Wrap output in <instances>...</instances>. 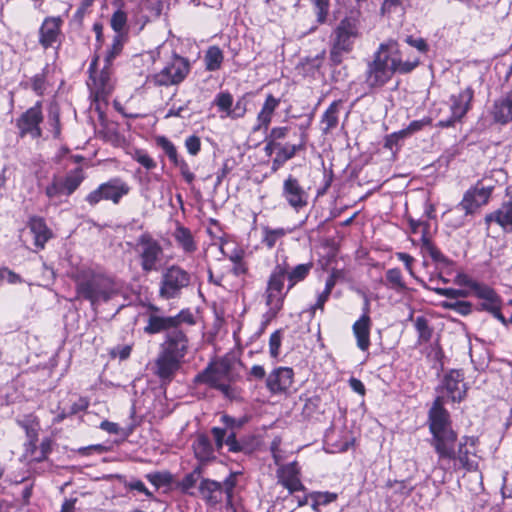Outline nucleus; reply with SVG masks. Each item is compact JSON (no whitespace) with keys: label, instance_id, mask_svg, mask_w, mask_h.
Listing matches in <instances>:
<instances>
[{"label":"nucleus","instance_id":"obj_2","mask_svg":"<svg viewBox=\"0 0 512 512\" xmlns=\"http://www.w3.org/2000/svg\"><path fill=\"white\" fill-rule=\"evenodd\" d=\"M420 64V58L416 55H407L399 49L398 43L388 40L379 45L373 55V60L368 63L365 83L370 88L384 86L395 73L407 74L412 72Z\"/></svg>","mask_w":512,"mask_h":512},{"label":"nucleus","instance_id":"obj_37","mask_svg":"<svg viewBox=\"0 0 512 512\" xmlns=\"http://www.w3.org/2000/svg\"><path fill=\"white\" fill-rule=\"evenodd\" d=\"M312 268L311 263L299 264L293 269H288L286 277L288 279V289H291L295 284L304 280Z\"/></svg>","mask_w":512,"mask_h":512},{"label":"nucleus","instance_id":"obj_14","mask_svg":"<svg viewBox=\"0 0 512 512\" xmlns=\"http://www.w3.org/2000/svg\"><path fill=\"white\" fill-rule=\"evenodd\" d=\"M300 470L296 462L281 465L277 470L278 482L285 487L290 494L305 489L300 477Z\"/></svg>","mask_w":512,"mask_h":512},{"label":"nucleus","instance_id":"obj_10","mask_svg":"<svg viewBox=\"0 0 512 512\" xmlns=\"http://www.w3.org/2000/svg\"><path fill=\"white\" fill-rule=\"evenodd\" d=\"M189 71V61L186 58L175 55L168 65L152 76L150 81L156 86L177 85L187 77Z\"/></svg>","mask_w":512,"mask_h":512},{"label":"nucleus","instance_id":"obj_35","mask_svg":"<svg viewBox=\"0 0 512 512\" xmlns=\"http://www.w3.org/2000/svg\"><path fill=\"white\" fill-rule=\"evenodd\" d=\"M223 59V52L218 46L209 47L204 56L206 70L216 71L220 69Z\"/></svg>","mask_w":512,"mask_h":512},{"label":"nucleus","instance_id":"obj_49","mask_svg":"<svg viewBox=\"0 0 512 512\" xmlns=\"http://www.w3.org/2000/svg\"><path fill=\"white\" fill-rule=\"evenodd\" d=\"M147 480L156 488L169 485L172 481V476L167 472H155L146 475Z\"/></svg>","mask_w":512,"mask_h":512},{"label":"nucleus","instance_id":"obj_15","mask_svg":"<svg viewBox=\"0 0 512 512\" xmlns=\"http://www.w3.org/2000/svg\"><path fill=\"white\" fill-rule=\"evenodd\" d=\"M60 17H47L39 29V43L44 49L52 47L60 41L61 25Z\"/></svg>","mask_w":512,"mask_h":512},{"label":"nucleus","instance_id":"obj_32","mask_svg":"<svg viewBox=\"0 0 512 512\" xmlns=\"http://www.w3.org/2000/svg\"><path fill=\"white\" fill-rule=\"evenodd\" d=\"M342 101H333L322 115L321 123L324 125L322 131L324 134L330 133L338 125V116Z\"/></svg>","mask_w":512,"mask_h":512},{"label":"nucleus","instance_id":"obj_13","mask_svg":"<svg viewBox=\"0 0 512 512\" xmlns=\"http://www.w3.org/2000/svg\"><path fill=\"white\" fill-rule=\"evenodd\" d=\"M146 325L143 328L144 332L148 335H155L162 332L168 333L174 330V320L172 316H165L161 314L160 308L151 305L147 312Z\"/></svg>","mask_w":512,"mask_h":512},{"label":"nucleus","instance_id":"obj_27","mask_svg":"<svg viewBox=\"0 0 512 512\" xmlns=\"http://www.w3.org/2000/svg\"><path fill=\"white\" fill-rule=\"evenodd\" d=\"M193 450L196 458L201 462H207L215 458L214 447L207 435L200 434L193 442Z\"/></svg>","mask_w":512,"mask_h":512},{"label":"nucleus","instance_id":"obj_41","mask_svg":"<svg viewBox=\"0 0 512 512\" xmlns=\"http://www.w3.org/2000/svg\"><path fill=\"white\" fill-rule=\"evenodd\" d=\"M127 40V35L125 34H115L113 37L112 45L107 52L105 57V62L108 65H111L112 61L121 53L124 43Z\"/></svg>","mask_w":512,"mask_h":512},{"label":"nucleus","instance_id":"obj_53","mask_svg":"<svg viewBox=\"0 0 512 512\" xmlns=\"http://www.w3.org/2000/svg\"><path fill=\"white\" fill-rule=\"evenodd\" d=\"M230 260L233 262L232 272L235 276L240 277L247 273V265L242 261L240 254L232 255Z\"/></svg>","mask_w":512,"mask_h":512},{"label":"nucleus","instance_id":"obj_45","mask_svg":"<svg viewBox=\"0 0 512 512\" xmlns=\"http://www.w3.org/2000/svg\"><path fill=\"white\" fill-rule=\"evenodd\" d=\"M442 306L446 309L453 310L462 316H467L472 312V304L468 301H444Z\"/></svg>","mask_w":512,"mask_h":512},{"label":"nucleus","instance_id":"obj_3","mask_svg":"<svg viewBox=\"0 0 512 512\" xmlns=\"http://www.w3.org/2000/svg\"><path fill=\"white\" fill-rule=\"evenodd\" d=\"M77 297L90 302L92 307L108 302L121 293V285L98 267L82 265L71 274Z\"/></svg>","mask_w":512,"mask_h":512},{"label":"nucleus","instance_id":"obj_28","mask_svg":"<svg viewBox=\"0 0 512 512\" xmlns=\"http://www.w3.org/2000/svg\"><path fill=\"white\" fill-rule=\"evenodd\" d=\"M487 223L496 222L505 231H512V202L504 203L497 211L485 217Z\"/></svg>","mask_w":512,"mask_h":512},{"label":"nucleus","instance_id":"obj_58","mask_svg":"<svg viewBox=\"0 0 512 512\" xmlns=\"http://www.w3.org/2000/svg\"><path fill=\"white\" fill-rule=\"evenodd\" d=\"M131 351H132L131 345H128V344L118 345L111 350L110 355L112 358H118L119 360L122 361V360H126L127 358H129Z\"/></svg>","mask_w":512,"mask_h":512},{"label":"nucleus","instance_id":"obj_48","mask_svg":"<svg viewBox=\"0 0 512 512\" xmlns=\"http://www.w3.org/2000/svg\"><path fill=\"white\" fill-rule=\"evenodd\" d=\"M439 293L446 297L447 301H456L460 298H466L473 295V292L466 288H446L439 291Z\"/></svg>","mask_w":512,"mask_h":512},{"label":"nucleus","instance_id":"obj_39","mask_svg":"<svg viewBox=\"0 0 512 512\" xmlns=\"http://www.w3.org/2000/svg\"><path fill=\"white\" fill-rule=\"evenodd\" d=\"M242 475L241 472H231L223 481V494L225 495L227 504H231L234 496V489L238 485L239 477Z\"/></svg>","mask_w":512,"mask_h":512},{"label":"nucleus","instance_id":"obj_12","mask_svg":"<svg viewBox=\"0 0 512 512\" xmlns=\"http://www.w3.org/2000/svg\"><path fill=\"white\" fill-rule=\"evenodd\" d=\"M473 96L474 91L470 87L465 88L457 95H452L450 98L451 116L446 120H440L437 125L442 128H447L461 120L470 109Z\"/></svg>","mask_w":512,"mask_h":512},{"label":"nucleus","instance_id":"obj_46","mask_svg":"<svg viewBox=\"0 0 512 512\" xmlns=\"http://www.w3.org/2000/svg\"><path fill=\"white\" fill-rule=\"evenodd\" d=\"M214 104L218 107L219 111L228 116L229 111L233 105V96L229 92L218 93L214 99Z\"/></svg>","mask_w":512,"mask_h":512},{"label":"nucleus","instance_id":"obj_60","mask_svg":"<svg viewBox=\"0 0 512 512\" xmlns=\"http://www.w3.org/2000/svg\"><path fill=\"white\" fill-rule=\"evenodd\" d=\"M200 477V472L198 470H194L193 472L187 474L181 481L180 486L183 491H188L193 488L198 479Z\"/></svg>","mask_w":512,"mask_h":512},{"label":"nucleus","instance_id":"obj_11","mask_svg":"<svg viewBox=\"0 0 512 512\" xmlns=\"http://www.w3.org/2000/svg\"><path fill=\"white\" fill-rule=\"evenodd\" d=\"M43 121L42 104L38 101L33 107L26 110L16 121L21 138L30 135L32 138L42 136L40 124Z\"/></svg>","mask_w":512,"mask_h":512},{"label":"nucleus","instance_id":"obj_59","mask_svg":"<svg viewBox=\"0 0 512 512\" xmlns=\"http://www.w3.org/2000/svg\"><path fill=\"white\" fill-rule=\"evenodd\" d=\"M306 194H286V199L289 204L299 211L302 207L307 205Z\"/></svg>","mask_w":512,"mask_h":512},{"label":"nucleus","instance_id":"obj_40","mask_svg":"<svg viewBox=\"0 0 512 512\" xmlns=\"http://www.w3.org/2000/svg\"><path fill=\"white\" fill-rule=\"evenodd\" d=\"M127 14L125 11L118 9L116 10L110 19L111 28L116 34L127 35Z\"/></svg>","mask_w":512,"mask_h":512},{"label":"nucleus","instance_id":"obj_18","mask_svg":"<svg viewBox=\"0 0 512 512\" xmlns=\"http://www.w3.org/2000/svg\"><path fill=\"white\" fill-rule=\"evenodd\" d=\"M197 381L207 383L213 388L218 389L225 397L233 399L236 397L235 388L226 381L222 380V375L212 368H207L197 376Z\"/></svg>","mask_w":512,"mask_h":512},{"label":"nucleus","instance_id":"obj_30","mask_svg":"<svg viewBox=\"0 0 512 512\" xmlns=\"http://www.w3.org/2000/svg\"><path fill=\"white\" fill-rule=\"evenodd\" d=\"M285 295L286 293L284 292H275L269 288L266 289V305L269 309L264 315L266 320L263 323V327H265V325L282 309Z\"/></svg>","mask_w":512,"mask_h":512},{"label":"nucleus","instance_id":"obj_62","mask_svg":"<svg viewBox=\"0 0 512 512\" xmlns=\"http://www.w3.org/2000/svg\"><path fill=\"white\" fill-rule=\"evenodd\" d=\"M2 281H7L9 284H17L22 282V278L8 268H0V282Z\"/></svg>","mask_w":512,"mask_h":512},{"label":"nucleus","instance_id":"obj_8","mask_svg":"<svg viewBox=\"0 0 512 512\" xmlns=\"http://www.w3.org/2000/svg\"><path fill=\"white\" fill-rule=\"evenodd\" d=\"M190 282V273L177 265H172L161 276L159 295L165 300L176 298Z\"/></svg>","mask_w":512,"mask_h":512},{"label":"nucleus","instance_id":"obj_1","mask_svg":"<svg viewBox=\"0 0 512 512\" xmlns=\"http://www.w3.org/2000/svg\"><path fill=\"white\" fill-rule=\"evenodd\" d=\"M429 430L432 435L431 445L438 455L440 468L448 471H477L478 460L477 444L478 438L474 436H464L458 443L456 441L457 433L453 430L450 415L446 409H441L436 404L428 416Z\"/></svg>","mask_w":512,"mask_h":512},{"label":"nucleus","instance_id":"obj_4","mask_svg":"<svg viewBox=\"0 0 512 512\" xmlns=\"http://www.w3.org/2000/svg\"><path fill=\"white\" fill-rule=\"evenodd\" d=\"M189 340L182 329L166 333L155 360L154 373L162 382H170L188 353Z\"/></svg>","mask_w":512,"mask_h":512},{"label":"nucleus","instance_id":"obj_43","mask_svg":"<svg viewBox=\"0 0 512 512\" xmlns=\"http://www.w3.org/2000/svg\"><path fill=\"white\" fill-rule=\"evenodd\" d=\"M310 2L312 3L315 10L317 23H326L330 10V0H310Z\"/></svg>","mask_w":512,"mask_h":512},{"label":"nucleus","instance_id":"obj_54","mask_svg":"<svg viewBox=\"0 0 512 512\" xmlns=\"http://www.w3.org/2000/svg\"><path fill=\"white\" fill-rule=\"evenodd\" d=\"M311 499H316V504L325 506L337 499V494L331 492H313L310 494Z\"/></svg>","mask_w":512,"mask_h":512},{"label":"nucleus","instance_id":"obj_61","mask_svg":"<svg viewBox=\"0 0 512 512\" xmlns=\"http://www.w3.org/2000/svg\"><path fill=\"white\" fill-rule=\"evenodd\" d=\"M32 89L38 95H43L46 89V79L43 73L36 74L31 78Z\"/></svg>","mask_w":512,"mask_h":512},{"label":"nucleus","instance_id":"obj_52","mask_svg":"<svg viewBox=\"0 0 512 512\" xmlns=\"http://www.w3.org/2000/svg\"><path fill=\"white\" fill-rule=\"evenodd\" d=\"M247 111V100L245 97L239 98L235 105L231 108L227 117L232 119L242 118Z\"/></svg>","mask_w":512,"mask_h":512},{"label":"nucleus","instance_id":"obj_56","mask_svg":"<svg viewBox=\"0 0 512 512\" xmlns=\"http://www.w3.org/2000/svg\"><path fill=\"white\" fill-rule=\"evenodd\" d=\"M133 158L148 170L153 169L156 166L155 161L142 150H136Z\"/></svg>","mask_w":512,"mask_h":512},{"label":"nucleus","instance_id":"obj_36","mask_svg":"<svg viewBox=\"0 0 512 512\" xmlns=\"http://www.w3.org/2000/svg\"><path fill=\"white\" fill-rule=\"evenodd\" d=\"M386 286L396 292L407 290V285L403 280L402 273L398 268H391L386 271Z\"/></svg>","mask_w":512,"mask_h":512},{"label":"nucleus","instance_id":"obj_21","mask_svg":"<svg viewBox=\"0 0 512 512\" xmlns=\"http://www.w3.org/2000/svg\"><path fill=\"white\" fill-rule=\"evenodd\" d=\"M28 228L33 235L34 245L37 249H43L45 244L53 238L52 230L41 217H31L28 221Z\"/></svg>","mask_w":512,"mask_h":512},{"label":"nucleus","instance_id":"obj_63","mask_svg":"<svg viewBox=\"0 0 512 512\" xmlns=\"http://www.w3.org/2000/svg\"><path fill=\"white\" fill-rule=\"evenodd\" d=\"M185 147L191 155H197L201 148L200 138L192 135L185 140Z\"/></svg>","mask_w":512,"mask_h":512},{"label":"nucleus","instance_id":"obj_16","mask_svg":"<svg viewBox=\"0 0 512 512\" xmlns=\"http://www.w3.org/2000/svg\"><path fill=\"white\" fill-rule=\"evenodd\" d=\"M293 370L289 367H278L267 377L266 385L270 392L281 393L288 390L293 382Z\"/></svg>","mask_w":512,"mask_h":512},{"label":"nucleus","instance_id":"obj_34","mask_svg":"<svg viewBox=\"0 0 512 512\" xmlns=\"http://www.w3.org/2000/svg\"><path fill=\"white\" fill-rule=\"evenodd\" d=\"M292 232L291 229L262 227V243L269 249L273 248L279 240Z\"/></svg>","mask_w":512,"mask_h":512},{"label":"nucleus","instance_id":"obj_23","mask_svg":"<svg viewBox=\"0 0 512 512\" xmlns=\"http://www.w3.org/2000/svg\"><path fill=\"white\" fill-rule=\"evenodd\" d=\"M371 318L369 315L361 317L353 324V335L356 338L357 347L361 351H368L370 347Z\"/></svg>","mask_w":512,"mask_h":512},{"label":"nucleus","instance_id":"obj_9","mask_svg":"<svg viewBox=\"0 0 512 512\" xmlns=\"http://www.w3.org/2000/svg\"><path fill=\"white\" fill-rule=\"evenodd\" d=\"M137 252L140 258V265L145 273L158 271L164 257L163 248L160 243L147 235H142L138 241Z\"/></svg>","mask_w":512,"mask_h":512},{"label":"nucleus","instance_id":"obj_57","mask_svg":"<svg viewBox=\"0 0 512 512\" xmlns=\"http://www.w3.org/2000/svg\"><path fill=\"white\" fill-rule=\"evenodd\" d=\"M456 283L460 286H464L466 289H469L473 292V295L477 291V289L482 285V283L471 279L467 275H458L456 278Z\"/></svg>","mask_w":512,"mask_h":512},{"label":"nucleus","instance_id":"obj_55","mask_svg":"<svg viewBox=\"0 0 512 512\" xmlns=\"http://www.w3.org/2000/svg\"><path fill=\"white\" fill-rule=\"evenodd\" d=\"M107 188L110 189L109 192H128V187L118 179L111 180L107 184L101 185L95 192H104Z\"/></svg>","mask_w":512,"mask_h":512},{"label":"nucleus","instance_id":"obj_50","mask_svg":"<svg viewBox=\"0 0 512 512\" xmlns=\"http://www.w3.org/2000/svg\"><path fill=\"white\" fill-rule=\"evenodd\" d=\"M282 342V331L276 330L273 332L269 339V353L271 357L277 358L280 353V347Z\"/></svg>","mask_w":512,"mask_h":512},{"label":"nucleus","instance_id":"obj_64","mask_svg":"<svg viewBox=\"0 0 512 512\" xmlns=\"http://www.w3.org/2000/svg\"><path fill=\"white\" fill-rule=\"evenodd\" d=\"M405 42L414 47L420 53H426L428 51V44L423 38H414L413 36H407Z\"/></svg>","mask_w":512,"mask_h":512},{"label":"nucleus","instance_id":"obj_25","mask_svg":"<svg viewBox=\"0 0 512 512\" xmlns=\"http://www.w3.org/2000/svg\"><path fill=\"white\" fill-rule=\"evenodd\" d=\"M279 104V99L275 98L272 94L267 95L266 100L257 115V125L254 127L255 131L268 129L272 120V116L275 110L278 108Z\"/></svg>","mask_w":512,"mask_h":512},{"label":"nucleus","instance_id":"obj_42","mask_svg":"<svg viewBox=\"0 0 512 512\" xmlns=\"http://www.w3.org/2000/svg\"><path fill=\"white\" fill-rule=\"evenodd\" d=\"M415 328L420 343H426L431 339L432 329L429 327L428 320L425 317L419 316L415 319Z\"/></svg>","mask_w":512,"mask_h":512},{"label":"nucleus","instance_id":"obj_29","mask_svg":"<svg viewBox=\"0 0 512 512\" xmlns=\"http://www.w3.org/2000/svg\"><path fill=\"white\" fill-rule=\"evenodd\" d=\"M493 117L496 122L501 124L512 121V92L495 102Z\"/></svg>","mask_w":512,"mask_h":512},{"label":"nucleus","instance_id":"obj_51","mask_svg":"<svg viewBox=\"0 0 512 512\" xmlns=\"http://www.w3.org/2000/svg\"><path fill=\"white\" fill-rule=\"evenodd\" d=\"M172 319L174 329H181L182 324L192 325L195 322L193 314L188 309L181 310L177 315L172 316Z\"/></svg>","mask_w":512,"mask_h":512},{"label":"nucleus","instance_id":"obj_7","mask_svg":"<svg viewBox=\"0 0 512 512\" xmlns=\"http://www.w3.org/2000/svg\"><path fill=\"white\" fill-rule=\"evenodd\" d=\"M439 395L435 399L429 413L439 404L441 409L446 401L460 402L466 395V384L464 374L460 370H451L446 373L438 389Z\"/></svg>","mask_w":512,"mask_h":512},{"label":"nucleus","instance_id":"obj_26","mask_svg":"<svg viewBox=\"0 0 512 512\" xmlns=\"http://www.w3.org/2000/svg\"><path fill=\"white\" fill-rule=\"evenodd\" d=\"M473 296L482 300L479 307L480 310L490 313L496 310L498 306H501V298L490 286L484 283H482Z\"/></svg>","mask_w":512,"mask_h":512},{"label":"nucleus","instance_id":"obj_5","mask_svg":"<svg viewBox=\"0 0 512 512\" xmlns=\"http://www.w3.org/2000/svg\"><path fill=\"white\" fill-rule=\"evenodd\" d=\"M333 45L330 50V60L338 65L342 55L353 49L355 40L359 37V20L356 16L345 17L334 30Z\"/></svg>","mask_w":512,"mask_h":512},{"label":"nucleus","instance_id":"obj_20","mask_svg":"<svg viewBox=\"0 0 512 512\" xmlns=\"http://www.w3.org/2000/svg\"><path fill=\"white\" fill-rule=\"evenodd\" d=\"M30 420L18 421V423L26 430L28 442L25 444L24 458L29 462H41L45 460L40 447L36 445L37 428L28 425Z\"/></svg>","mask_w":512,"mask_h":512},{"label":"nucleus","instance_id":"obj_22","mask_svg":"<svg viewBox=\"0 0 512 512\" xmlns=\"http://www.w3.org/2000/svg\"><path fill=\"white\" fill-rule=\"evenodd\" d=\"M199 493L201 498L209 506H216L223 501V487L221 482L203 479L199 485Z\"/></svg>","mask_w":512,"mask_h":512},{"label":"nucleus","instance_id":"obj_33","mask_svg":"<svg viewBox=\"0 0 512 512\" xmlns=\"http://www.w3.org/2000/svg\"><path fill=\"white\" fill-rule=\"evenodd\" d=\"M489 200V194H464L458 208L466 214H472Z\"/></svg>","mask_w":512,"mask_h":512},{"label":"nucleus","instance_id":"obj_24","mask_svg":"<svg viewBox=\"0 0 512 512\" xmlns=\"http://www.w3.org/2000/svg\"><path fill=\"white\" fill-rule=\"evenodd\" d=\"M288 269L289 263L287 257L277 256V263L269 277L267 288L275 292H284V280Z\"/></svg>","mask_w":512,"mask_h":512},{"label":"nucleus","instance_id":"obj_6","mask_svg":"<svg viewBox=\"0 0 512 512\" xmlns=\"http://www.w3.org/2000/svg\"><path fill=\"white\" fill-rule=\"evenodd\" d=\"M220 421L224 427H213L211 434L217 451H221L224 446L228 447V451L232 453L243 452L245 444L236 438L235 429L240 428L243 424L242 420H237L229 415H222Z\"/></svg>","mask_w":512,"mask_h":512},{"label":"nucleus","instance_id":"obj_47","mask_svg":"<svg viewBox=\"0 0 512 512\" xmlns=\"http://www.w3.org/2000/svg\"><path fill=\"white\" fill-rule=\"evenodd\" d=\"M83 179V171L81 169H75L66 176L64 188L67 189L68 192H74L79 187Z\"/></svg>","mask_w":512,"mask_h":512},{"label":"nucleus","instance_id":"obj_19","mask_svg":"<svg viewBox=\"0 0 512 512\" xmlns=\"http://www.w3.org/2000/svg\"><path fill=\"white\" fill-rule=\"evenodd\" d=\"M107 63L98 75H91L93 80L92 93L96 101H105L107 96L113 90V82L111 79V72Z\"/></svg>","mask_w":512,"mask_h":512},{"label":"nucleus","instance_id":"obj_44","mask_svg":"<svg viewBox=\"0 0 512 512\" xmlns=\"http://www.w3.org/2000/svg\"><path fill=\"white\" fill-rule=\"evenodd\" d=\"M156 143L166 153L171 162L176 165L179 164L176 147L168 138L160 136L156 139Z\"/></svg>","mask_w":512,"mask_h":512},{"label":"nucleus","instance_id":"obj_38","mask_svg":"<svg viewBox=\"0 0 512 512\" xmlns=\"http://www.w3.org/2000/svg\"><path fill=\"white\" fill-rule=\"evenodd\" d=\"M421 251L424 255H429L435 262H446V257L425 235H423L421 238Z\"/></svg>","mask_w":512,"mask_h":512},{"label":"nucleus","instance_id":"obj_31","mask_svg":"<svg viewBox=\"0 0 512 512\" xmlns=\"http://www.w3.org/2000/svg\"><path fill=\"white\" fill-rule=\"evenodd\" d=\"M305 143H306V134L302 133L301 141L299 144H285V145L279 144L278 151H277L276 157L274 159V163L275 164L276 163L283 164L286 161L290 160L291 158H293L296 155V153L298 151L305 149Z\"/></svg>","mask_w":512,"mask_h":512},{"label":"nucleus","instance_id":"obj_17","mask_svg":"<svg viewBox=\"0 0 512 512\" xmlns=\"http://www.w3.org/2000/svg\"><path fill=\"white\" fill-rule=\"evenodd\" d=\"M172 237L176 246L187 257H193L198 251V242L190 229L180 224L176 225L175 230L172 232Z\"/></svg>","mask_w":512,"mask_h":512}]
</instances>
